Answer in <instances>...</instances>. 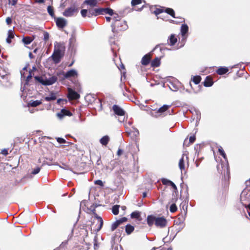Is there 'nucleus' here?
Listing matches in <instances>:
<instances>
[{
  "mask_svg": "<svg viewBox=\"0 0 250 250\" xmlns=\"http://www.w3.org/2000/svg\"><path fill=\"white\" fill-rule=\"evenodd\" d=\"M161 181L163 184L165 185H169L170 183L171 182V181L165 178L162 179Z\"/></svg>",
  "mask_w": 250,
  "mask_h": 250,
  "instance_id": "37998d69",
  "label": "nucleus"
},
{
  "mask_svg": "<svg viewBox=\"0 0 250 250\" xmlns=\"http://www.w3.org/2000/svg\"><path fill=\"white\" fill-rule=\"evenodd\" d=\"M195 140V136L194 135L193 136H191L189 137V143H188V140L187 139H185L184 142V146H188L189 144H192L194 142Z\"/></svg>",
  "mask_w": 250,
  "mask_h": 250,
  "instance_id": "a878e982",
  "label": "nucleus"
},
{
  "mask_svg": "<svg viewBox=\"0 0 250 250\" xmlns=\"http://www.w3.org/2000/svg\"><path fill=\"white\" fill-rule=\"evenodd\" d=\"M56 99L55 95L53 93L51 94L49 96L45 97L44 99L46 101H50L55 100Z\"/></svg>",
  "mask_w": 250,
  "mask_h": 250,
  "instance_id": "2f4dec72",
  "label": "nucleus"
},
{
  "mask_svg": "<svg viewBox=\"0 0 250 250\" xmlns=\"http://www.w3.org/2000/svg\"><path fill=\"white\" fill-rule=\"evenodd\" d=\"M146 197V192H144L143 194V198H145Z\"/></svg>",
  "mask_w": 250,
  "mask_h": 250,
  "instance_id": "69168bd1",
  "label": "nucleus"
},
{
  "mask_svg": "<svg viewBox=\"0 0 250 250\" xmlns=\"http://www.w3.org/2000/svg\"><path fill=\"white\" fill-rule=\"evenodd\" d=\"M102 10L100 8L91 9L87 10V16L90 18L92 16H97L101 15V11Z\"/></svg>",
  "mask_w": 250,
  "mask_h": 250,
  "instance_id": "6e6552de",
  "label": "nucleus"
},
{
  "mask_svg": "<svg viewBox=\"0 0 250 250\" xmlns=\"http://www.w3.org/2000/svg\"><path fill=\"white\" fill-rule=\"evenodd\" d=\"M218 151H219L220 154L221 155H222L225 160H227L226 155L223 149L222 148V147L221 146L219 147Z\"/></svg>",
  "mask_w": 250,
  "mask_h": 250,
  "instance_id": "e433bc0d",
  "label": "nucleus"
},
{
  "mask_svg": "<svg viewBox=\"0 0 250 250\" xmlns=\"http://www.w3.org/2000/svg\"><path fill=\"white\" fill-rule=\"evenodd\" d=\"M177 209V207L175 204H172L170 207L169 210L171 212H175Z\"/></svg>",
  "mask_w": 250,
  "mask_h": 250,
  "instance_id": "a19ab883",
  "label": "nucleus"
},
{
  "mask_svg": "<svg viewBox=\"0 0 250 250\" xmlns=\"http://www.w3.org/2000/svg\"><path fill=\"white\" fill-rule=\"evenodd\" d=\"M201 80V78L199 76H194L192 79L193 82L196 84H197L200 83Z\"/></svg>",
  "mask_w": 250,
  "mask_h": 250,
  "instance_id": "f704fd0d",
  "label": "nucleus"
},
{
  "mask_svg": "<svg viewBox=\"0 0 250 250\" xmlns=\"http://www.w3.org/2000/svg\"><path fill=\"white\" fill-rule=\"evenodd\" d=\"M169 185H170L175 190L177 189V187L175 184L171 181V182L169 184Z\"/></svg>",
  "mask_w": 250,
  "mask_h": 250,
  "instance_id": "6e6d98bb",
  "label": "nucleus"
},
{
  "mask_svg": "<svg viewBox=\"0 0 250 250\" xmlns=\"http://www.w3.org/2000/svg\"><path fill=\"white\" fill-rule=\"evenodd\" d=\"M81 13L83 17H85L86 16H87V10L83 9L81 10Z\"/></svg>",
  "mask_w": 250,
  "mask_h": 250,
  "instance_id": "c03bdc74",
  "label": "nucleus"
},
{
  "mask_svg": "<svg viewBox=\"0 0 250 250\" xmlns=\"http://www.w3.org/2000/svg\"><path fill=\"white\" fill-rule=\"evenodd\" d=\"M14 37V32L12 30H9L8 31V37L6 39V42L8 43H11V40Z\"/></svg>",
  "mask_w": 250,
  "mask_h": 250,
  "instance_id": "393cba45",
  "label": "nucleus"
},
{
  "mask_svg": "<svg viewBox=\"0 0 250 250\" xmlns=\"http://www.w3.org/2000/svg\"><path fill=\"white\" fill-rule=\"evenodd\" d=\"M109 141V137L107 135L103 137L100 140V143L103 146H106Z\"/></svg>",
  "mask_w": 250,
  "mask_h": 250,
  "instance_id": "412c9836",
  "label": "nucleus"
},
{
  "mask_svg": "<svg viewBox=\"0 0 250 250\" xmlns=\"http://www.w3.org/2000/svg\"><path fill=\"white\" fill-rule=\"evenodd\" d=\"M106 21H108V22H109L112 19L111 18L109 17H106Z\"/></svg>",
  "mask_w": 250,
  "mask_h": 250,
  "instance_id": "680f3d73",
  "label": "nucleus"
},
{
  "mask_svg": "<svg viewBox=\"0 0 250 250\" xmlns=\"http://www.w3.org/2000/svg\"><path fill=\"white\" fill-rule=\"evenodd\" d=\"M156 217L153 215H148L147 217V223L149 226L155 224Z\"/></svg>",
  "mask_w": 250,
  "mask_h": 250,
  "instance_id": "dca6fc26",
  "label": "nucleus"
},
{
  "mask_svg": "<svg viewBox=\"0 0 250 250\" xmlns=\"http://www.w3.org/2000/svg\"><path fill=\"white\" fill-rule=\"evenodd\" d=\"M67 243H68V241H65L63 242L62 243V244H61L60 246L61 247H63L64 246H65L67 244Z\"/></svg>",
  "mask_w": 250,
  "mask_h": 250,
  "instance_id": "052dcab7",
  "label": "nucleus"
},
{
  "mask_svg": "<svg viewBox=\"0 0 250 250\" xmlns=\"http://www.w3.org/2000/svg\"><path fill=\"white\" fill-rule=\"evenodd\" d=\"M167 221L164 217H156L155 225L160 228H163L167 225Z\"/></svg>",
  "mask_w": 250,
  "mask_h": 250,
  "instance_id": "0eeeda50",
  "label": "nucleus"
},
{
  "mask_svg": "<svg viewBox=\"0 0 250 250\" xmlns=\"http://www.w3.org/2000/svg\"><path fill=\"white\" fill-rule=\"evenodd\" d=\"M55 49L54 53L52 55V58L55 63H58L60 62L61 58V52L59 49H56V46H55Z\"/></svg>",
  "mask_w": 250,
  "mask_h": 250,
  "instance_id": "423d86ee",
  "label": "nucleus"
},
{
  "mask_svg": "<svg viewBox=\"0 0 250 250\" xmlns=\"http://www.w3.org/2000/svg\"><path fill=\"white\" fill-rule=\"evenodd\" d=\"M112 108L116 114L119 116H124L119 119V122H124L125 119V117L124 116L125 115V111L117 105H114Z\"/></svg>",
  "mask_w": 250,
  "mask_h": 250,
  "instance_id": "20e7f679",
  "label": "nucleus"
},
{
  "mask_svg": "<svg viewBox=\"0 0 250 250\" xmlns=\"http://www.w3.org/2000/svg\"><path fill=\"white\" fill-rule=\"evenodd\" d=\"M249 190L248 189L245 188L244 189L241 194V200H245L247 199L246 195L248 194Z\"/></svg>",
  "mask_w": 250,
  "mask_h": 250,
  "instance_id": "c756f323",
  "label": "nucleus"
},
{
  "mask_svg": "<svg viewBox=\"0 0 250 250\" xmlns=\"http://www.w3.org/2000/svg\"><path fill=\"white\" fill-rule=\"evenodd\" d=\"M123 153V150L121 149H119L117 151V155L120 156Z\"/></svg>",
  "mask_w": 250,
  "mask_h": 250,
  "instance_id": "bf43d9fd",
  "label": "nucleus"
},
{
  "mask_svg": "<svg viewBox=\"0 0 250 250\" xmlns=\"http://www.w3.org/2000/svg\"><path fill=\"white\" fill-rule=\"evenodd\" d=\"M42 103L41 101L40 100H36V101H33L31 100L30 101V102L28 104V105L32 106V107H36L40 104H41Z\"/></svg>",
  "mask_w": 250,
  "mask_h": 250,
  "instance_id": "b1692460",
  "label": "nucleus"
},
{
  "mask_svg": "<svg viewBox=\"0 0 250 250\" xmlns=\"http://www.w3.org/2000/svg\"><path fill=\"white\" fill-rule=\"evenodd\" d=\"M229 69L227 67H220L217 70V73L219 75H223L226 74Z\"/></svg>",
  "mask_w": 250,
  "mask_h": 250,
  "instance_id": "bb28decb",
  "label": "nucleus"
},
{
  "mask_svg": "<svg viewBox=\"0 0 250 250\" xmlns=\"http://www.w3.org/2000/svg\"><path fill=\"white\" fill-rule=\"evenodd\" d=\"M101 9L102 10L101 11V15L105 14H108L111 16L114 15L113 10L110 8H102Z\"/></svg>",
  "mask_w": 250,
  "mask_h": 250,
  "instance_id": "4be33fe9",
  "label": "nucleus"
},
{
  "mask_svg": "<svg viewBox=\"0 0 250 250\" xmlns=\"http://www.w3.org/2000/svg\"><path fill=\"white\" fill-rule=\"evenodd\" d=\"M47 12L52 17H54V9L51 6H48L47 8Z\"/></svg>",
  "mask_w": 250,
  "mask_h": 250,
  "instance_id": "7c9ffc66",
  "label": "nucleus"
},
{
  "mask_svg": "<svg viewBox=\"0 0 250 250\" xmlns=\"http://www.w3.org/2000/svg\"><path fill=\"white\" fill-rule=\"evenodd\" d=\"M29 112L31 113H33L34 112V109H29Z\"/></svg>",
  "mask_w": 250,
  "mask_h": 250,
  "instance_id": "338daca9",
  "label": "nucleus"
},
{
  "mask_svg": "<svg viewBox=\"0 0 250 250\" xmlns=\"http://www.w3.org/2000/svg\"><path fill=\"white\" fill-rule=\"evenodd\" d=\"M188 31V27L187 24H182L181 28V35L184 37Z\"/></svg>",
  "mask_w": 250,
  "mask_h": 250,
  "instance_id": "5701e85b",
  "label": "nucleus"
},
{
  "mask_svg": "<svg viewBox=\"0 0 250 250\" xmlns=\"http://www.w3.org/2000/svg\"><path fill=\"white\" fill-rule=\"evenodd\" d=\"M35 79L40 83L44 85H52L57 80V77L55 76H50L49 78H47L45 76H36L35 77Z\"/></svg>",
  "mask_w": 250,
  "mask_h": 250,
  "instance_id": "f257e3e1",
  "label": "nucleus"
},
{
  "mask_svg": "<svg viewBox=\"0 0 250 250\" xmlns=\"http://www.w3.org/2000/svg\"><path fill=\"white\" fill-rule=\"evenodd\" d=\"M142 3V0H132V6H135Z\"/></svg>",
  "mask_w": 250,
  "mask_h": 250,
  "instance_id": "79ce46f5",
  "label": "nucleus"
},
{
  "mask_svg": "<svg viewBox=\"0 0 250 250\" xmlns=\"http://www.w3.org/2000/svg\"><path fill=\"white\" fill-rule=\"evenodd\" d=\"M140 216V213L138 211H134L131 214V217L132 218H138Z\"/></svg>",
  "mask_w": 250,
  "mask_h": 250,
  "instance_id": "58836bf2",
  "label": "nucleus"
},
{
  "mask_svg": "<svg viewBox=\"0 0 250 250\" xmlns=\"http://www.w3.org/2000/svg\"><path fill=\"white\" fill-rule=\"evenodd\" d=\"M213 83L212 79L210 77L207 76L204 82V84L206 87H209L213 84Z\"/></svg>",
  "mask_w": 250,
  "mask_h": 250,
  "instance_id": "a211bd4d",
  "label": "nucleus"
},
{
  "mask_svg": "<svg viewBox=\"0 0 250 250\" xmlns=\"http://www.w3.org/2000/svg\"><path fill=\"white\" fill-rule=\"evenodd\" d=\"M132 129H133L132 132L133 133V135L135 137L138 136L139 134V132L138 130L134 127H132Z\"/></svg>",
  "mask_w": 250,
  "mask_h": 250,
  "instance_id": "a18cd8bd",
  "label": "nucleus"
},
{
  "mask_svg": "<svg viewBox=\"0 0 250 250\" xmlns=\"http://www.w3.org/2000/svg\"><path fill=\"white\" fill-rule=\"evenodd\" d=\"M177 42V39L174 35H171L168 39V42L170 45H173Z\"/></svg>",
  "mask_w": 250,
  "mask_h": 250,
  "instance_id": "aec40b11",
  "label": "nucleus"
},
{
  "mask_svg": "<svg viewBox=\"0 0 250 250\" xmlns=\"http://www.w3.org/2000/svg\"><path fill=\"white\" fill-rule=\"evenodd\" d=\"M247 208H249V209L250 210V204H249V205L247 206Z\"/></svg>",
  "mask_w": 250,
  "mask_h": 250,
  "instance_id": "774afa93",
  "label": "nucleus"
},
{
  "mask_svg": "<svg viewBox=\"0 0 250 250\" xmlns=\"http://www.w3.org/2000/svg\"><path fill=\"white\" fill-rule=\"evenodd\" d=\"M17 0H9V2L12 5H15L17 3Z\"/></svg>",
  "mask_w": 250,
  "mask_h": 250,
  "instance_id": "4d7b16f0",
  "label": "nucleus"
},
{
  "mask_svg": "<svg viewBox=\"0 0 250 250\" xmlns=\"http://www.w3.org/2000/svg\"><path fill=\"white\" fill-rule=\"evenodd\" d=\"M72 113L69 111L65 109H62L61 111L57 114V116L60 119H62L65 116H71Z\"/></svg>",
  "mask_w": 250,
  "mask_h": 250,
  "instance_id": "f8f14e48",
  "label": "nucleus"
},
{
  "mask_svg": "<svg viewBox=\"0 0 250 250\" xmlns=\"http://www.w3.org/2000/svg\"><path fill=\"white\" fill-rule=\"evenodd\" d=\"M80 97L79 94L71 88L68 89V98L70 100H76Z\"/></svg>",
  "mask_w": 250,
  "mask_h": 250,
  "instance_id": "1a4fd4ad",
  "label": "nucleus"
},
{
  "mask_svg": "<svg viewBox=\"0 0 250 250\" xmlns=\"http://www.w3.org/2000/svg\"><path fill=\"white\" fill-rule=\"evenodd\" d=\"M40 171V168L38 167L35 168L32 172V173L34 175L38 173Z\"/></svg>",
  "mask_w": 250,
  "mask_h": 250,
  "instance_id": "8fccbe9b",
  "label": "nucleus"
},
{
  "mask_svg": "<svg viewBox=\"0 0 250 250\" xmlns=\"http://www.w3.org/2000/svg\"><path fill=\"white\" fill-rule=\"evenodd\" d=\"M49 38V35L47 32H44L43 34V40L46 42Z\"/></svg>",
  "mask_w": 250,
  "mask_h": 250,
  "instance_id": "de8ad7c7",
  "label": "nucleus"
},
{
  "mask_svg": "<svg viewBox=\"0 0 250 250\" xmlns=\"http://www.w3.org/2000/svg\"><path fill=\"white\" fill-rule=\"evenodd\" d=\"M169 107L170 105L165 104L158 110H152L151 112V115L152 116L158 117L167 110Z\"/></svg>",
  "mask_w": 250,
  "mask_h": 250,
  "instance_id": "39448f33",
  "label": "nucleus"
},
{
  "mask_svg": "<svg viewBox=\"0 0 250 250\" xmlns=\"http://www.w3.org/2000/svg\"><path fill=\"white\" fill-rule=\"evenodd\" d=\"M6 22L7 24H10L12 23V19L10 17H7L6 19Z\"/></svg>",
  "mask_w": 250,
  "mask_h": 250,
  "instance_id": "5fc2aeb1",
  "label": "nucleus"
},
{
  "mask_svg": "<svg viewBox=\"0 0 250 250\" xmlns=\"http://www.w3.org/2000/svg\"><path fill=\"white\" fill-rule=\"evenodd\" d=\"M185 155L184 154H183L182 157L180 159L179 162V167L180 170H181V172H182L183 170H185Z\"/></svg>",
  "mask_w": 250,
  "mask_h": 250,
  "instance_id": "f3484780",
  "label": "nucleus"
},
{
  "mask_svg": "<svg viewBox=\"0 0 250 250\" xmlns=\"http://www.w3.org/2000/svg\"><path fill=\"white\" fill-rule=\"evenodd\" d=\"M165 11H166V13H167V14L171 15L172 17L175 18V17H174L175 13H174V10L172 9L167 8L166 9Z\"/></svg>",
  "mask_w": 250,
  "mask_h": 250,
  "instance_id": "72a5a7b5",
  "label": "nucleus"
},
{
  "mask_svg": "<svg viewBox=\"0 0 250 250\" xmlns=\"http://www.w3.org/2000/svg\"><path fill=\"white\" fill-rule=\"evenodd\" d=\"M97 3V0H85L84 1V3L90 6L91 7L96 6Z\"/></svg>",
  "mask_w": 250,
  "mask_h": 250,
  "instance_id": "6ab92c4d",
  "label": "nucleus"
},
{
  "mask_svg": "<svg viewBox=\"0 0 250 250\" xmlns=\"http://www.w3.org/2000/svg\"><path fill=\"white\" fill-rule=\"evenodd\" d=\"M29 57L30 59H32L34 58V56L33 55L32 53L31 52H30L29 53Z\"/></svg>",
  "mask_w": 250,
  "mask_h": 250,
  "instance_id": "e2e57ef3",
  "label": "nucleus"
},
{
  "mask_svg": "<svg viewBox=\"0 0 250 250\" xmlns=\"http://www.w3.org/2000/svg\"><path fill=\"white\" fill-rule=\"evenodd\" d=\"M1 153L4 156H6L8 154V149H6V148L3 149L1 151Z\"/></svg>",
  "mask_w": 250,
  "mask_h": 250,
  "instance_id": "603ef678",
  "label": "nucleus"
},
{
  "mask_svg": "<svg viewBox=\"0 0 250 250\" xmlns=\"http://www.w3.org/2000/svg\"><path fill=\"white\" fill-rule=\"evenodd\" d=\"M76 9L75 8L70 7L66 9L63 13V15L65 17L72 16L75 13Z\"/></svg>",
  "mask_w": 250,
  "mask_h": 250,
  "instance_id": "2eb2a0df",
  "label": "nucleus"
},
{
  "mask_svg": "<svg viewBox=\"0 0 250 250\" xmlns=\"http://www.w3.org/2000/svg\"><path fill=\"white\" fill-rule=\"evenodd\" d=\"M94 217L96 219L98 224V226L96 228L95 231L98 232L102 228V226L103 225V220L102 218L101 217L98 216L96 213H94Z\"/></svg>",
  "mask_w": 250,
  "mask_h": 250,
  "instance_id": "9b49d317",
  "label": "nucleus"
},
{
  "mask_svg": "<svg viewBox=\"0 0 250 250\" xmlns=\"http://www.w3.org/2000/svg\"><path fill=\"white\" fill-rule=\"evenodd\" d=\"M120 225L119 221H116L111 226V230L114 231Z\"/></svg>",
  "mask_w": 250,
  "mask_h": 250,
  "instance_id": "ea45409f",
  "label": "nucleus"
},
{
  "mask_svg": "<svg viewBox=\"0 0 250 250\" xmlns=\"http://www.w3.org/2000/svg\"><path fill=\"white\" fill-rule=\"evenodd\" d=\"M169 89L173 91H177L181 87V83L177 79L170 78L167 80Z\"/></svg>",
  "mask_w": 250,
  "mask_h": 250,
  "instance_id": "7ed1b4c3",
  "label": "nucleus"
},
{
  "mask_svg": "<svg viewBox=\"0 0 250 250\" xmlns=\"http://www.w3.org/2000/svg\"><path fill=\"white\" fill-rule=\"evenodd\" d=\"M160 61L158 58H156L151 62V65L152 66H158L160 64Z\"/></svg>",
  "mask_w": 250,
  "mask_h": 250,
  "instance_id": "473e14b6",
  "label": "nucleus"
},
{
  "mask_svg": "<svg viewBox=\"0 0 250 250\" xmlns=\"http://www.w3.org/2000/svg\"><path fill=\"white\" fill-rule=\"evenodd\" d=\"M31 77H32L31 73L30 72L29 73V75L26 77V81L28 82L30 80V79L31 78Z\"/></svg>",
  "mask_w": 250,
  "mask_h": 250,
  "instance_id": "13d9d810",
  "label": "nucleus"
},
{
  "mask_svg": "<svg viewBox=\"0 0 250 250\" xmlns=\"http://www.w3.org/2000/svg\"><path fill=\"white\" fill-rule=\"evenodd\" d=\"M33 40V39L30 37H24L22 40V42L26 45L29 44Z\"/></svg>",
  "mask_w": 250,
  "mask_h": 250,
  "instance_id": "cd10ccee",
  "label": "nucleus"
},
{
  "mask_svg": "<svg viewBox=\"0 0 250 250\" xmlns=\"http://www.w3.org/2000/svg\"><path fill=\"white\" fill-rule=\"evenodd\" d=\"M111 27L112 32L116 33L126 30L128 28V25L125 21L120 20L118 22H113Z\"/></svg>",
  "mask_w": 250,
  "mask_h": 250,
  "instance_id": "f03ea898",
  "label": "nucleus"
},
{
  "mask_svg": "<svg viewBox=\"0 0 250 250\" xmlns=\"http://www.w3.org/2000/svg\"><path fill=\"white\" fill-rule=\"evenodd\" d=\"M119 207V205H115L112 207V211L114 214L117 215L118 214Z\"/></svg>",
  "mask_w": 250,
  "mask_h": 250,
  "instance_id": "c9c22d12",
  "label": "nucleus"
},
{
  "mask_svg": "<svg viewBox=\"0 0 250 250\" xmlns=\"http://www.w3.org/2000/svg\"><path fill=\"white\" fill-rule=\"evenodd\" d=\"M56 23L59 28H63L66 26L67 21L64 18H58L56 19Z\"/></svg>",
  "mask_w": 250,
  "mask_h": 250,
  "instance_id": "9d476101",
  "label": "nucleus"
},
{
  "mask_svg": "<svg viewBox=\"0 0 250 250\" xmlns=\"http://www.w3.org/2000/svg\"><path fill=\"white\" fill-rule=\"evenodd\" d=\"M134 229L133 226L131 225L128 224L125 227V231L128 234H130Z\"/></svg>",
  "mask_w": 250,
  "mask_h": 250,
  "instance_id": "c85d7f7f",
  "label": "nucleus"
},
{
  "mask_svg": "<svg viewBox=\"0 0 250 250\" xmlns=\"http://www.w3.org/2000/svg\"><path fill=\"white\" fill-rule=\"evenodd\" d=\"M117 221H119V224H121L124 222H126L127 221V218L125 217H123Z\"/></svg>",
  "mask_w": 250,
  "mask_h": 250,
  "instance_id": "864d4df0",
  "label": "nucleus"
},
{
  "mask_svg": "<svg viewBox=\"0 0 250 250\" xmlns=\"http://www.w3.org/2000/svg\"><path fill=\"white\" fill-rule=\"evenodd\" d=\"M163 13V10L161 9H156L155 11H154V13L157 15L161 13Z\"/></svg>",
  "mask_w": 250,
  "mask_h": 250,
  "instance_id": "3c124183",
  "label": "nucleus"
},
{
  "mask_svg": "<svg viewBox=\"0 0 250 250\" xmlns=\"http://www.w3.org/2000/svg\"><path fill=\"white\" fill-rule=\"evenodd\" d=\"M78 76L77 71L74 69H71L67 71L64 75V78L66 79H69L70 78H75Z\"/></svg>",
  "mask_w": 250,
  "mask_h": 250,
  "instance_id": "ddd939ff",
  "label": "nucleus"
},
{
  "mask_svg": "<svg viewBox=\"0 0 250 250\" xmlns=\"http://www.w3.org/2000/svg\"><path fill=\"white\" fill-rule=\"evenodd\" d=\"M57 141L60 144L65 143L66 142V141L64 139L59 137L57 138Z\"/></svg>",
  "mask_w": 250,
  "mask_h": 250,
  "instance_id": "09e8293b",
  "label": "nucleus"
},
{
  "mask_svg": "<svg viewBox=\"0 0 250 250\" xmlns=\"http://www.w3.org/2000/svg\"><path fill=\"white\" fill-rule=\"evenodd\" d=\"M151 59L150 54H147L145 55L141 60V63L144 65H146L149 64Z\"/></svg>",
  "mask_w": 250,
  "mask_h": 250,
  "instance_id": "4468645a",
  "label": "nucleus"
},
{
  "mask_svg": "<svg viewBox=\"0 0 250 250\" xmlns=\"http://www.w3.org/2000/svg\"><path fill=\"white\" fill-rule=\"evenodd\" d=\"M121 17L119 16L118 14H115L113 15V17L112 18V20L113 21V22H116L121 20Z\"/></svg>",
  "mask_w": 250,
  "mask_h": 250,
  "instance_id": "4c0bfd02",
  "label": "nucleus"
},
{
  "mask_svg": "<svg viewBox=\"0 0 250 250\" xmlns=\"http://www.w3.org/2000/svg\"><path fill=\"white\" fill-rule=\"evenodd\" d=\"M44 0H37V2L39 3H43V2H44Z\"/></svg>",
  "mask_w": 250,
  "mask_h": 250,
  "instance_id": "0e129e2a",
  "label": "nucleus"
},
{
  "mask_svg": "<svg viewBox=\"0 0 250 250\" xmlns=\"http://www.w3.org/2000/svg\"><path fill=\"white\" fill-rule=\"evenodd\" d=\"M94 184L95 185H99L101 187H103L104 186L103 182H102V181H101L100 180H97L95 181Z\"/></svg>",
  "mask_w": 250,
  "mask_h": 250,
  "instance_id": "49530a36",
  "label": "nucleus"
}]
</instances>
